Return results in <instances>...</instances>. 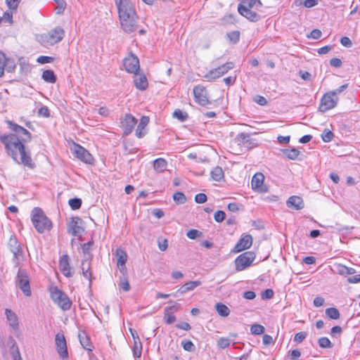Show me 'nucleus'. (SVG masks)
<instances>
[{"label": "nucleus", "instance_id": "nucleus-27", "mask_svg": "<svg viewBox=\"0 0 360 360\" xmlns=\"http://www.w3.org/2000/svg\"><path fill=\"white\" fill-rule=\"evenodd\" d=\"M201 285L200 281H189L184 284L178 290L177 292L181 294L186 293L188 291L194 290L195 288Z\"/></svg>", "mask_w": 360, "mask_h": 360}, {"label": "nucleus", "instance_id": "nucleus-21", "mask_svg": "<svg viewBox=\"0 0 360 360\" xmlns=\"http://www.w3.org/2000/svg\"><path fill=\"white\" fill-rule=\"evenodd\" d=\"M286 205L288 208L295 210H300L303 209L304 206L302 198L297 195H292L286 201Z\"/></svg>", "mask_w": 360, "mask_h": 360}, {"label": "nucleus", "instance_id": "nucleus-20", "mask_svg": "<svg viewBox=\"0 0 360 360\" xmlns=\"http://www.w3.org/2000/svg\"><path fill=\"white\" fill-rule=\"evenodd\" d=\"M255 6H261L262 3L259 0H240L238 6V11L239 13L246 12L248 10H251Z\"/></svg>", "mask_w": 360, "mask_h": 360}, {"label": "nucleus", "instance_id": "nucleus-61", "mask_svg": "<svg viewBox=\"0 0 360 360\" xmlns=\"http://www.w3.org/2000/svg\"><path fill=\"white\" fill-rule=\"evenodd\" d=\"M321 32L318 29L313 30L309 35H307L308 37L312 38L314 39H318L321 37Z\"/></svg>", "mask_w": 360, "mask_h": 360}, {"label": "nucleus", "instance_id": "nucleus-38", "mask_svg": "<svg viewBox=\"0 0 360 360\" xmlns=\"http://www.w3.org/2000/svg\"><path fill=\"white\" fill-rule=\"evenodd\" d=\"M211 176L213 180L219 181L224 177V172L220 167H214L211 172Z\"/></svg>", "mask_w": 360, "mask_h": 360}, {"label": "nucleus", "instance_id": "nucleus-24", "mask_svg": "<svg viewBox=\"0 0 360 360\" xmlns=\"http://www.w3.org/2000/svg\"><path fill=\"white\" fill-rule=\"evenodd\" d=\"M5 314L8 321L9 326L14 330H17L19 328L18 318L15 313L12 310L6 309L5 310Z\"/></svg>", "mask_w": 360, "mask_h": 360}, {"label": "nucleus", "instance_id": "nucleus-8", "mask_svg": "<svg viewBox=\"0 0 360 360\" xmlns=\"http://www.w3.org/2000/svg\"><path fill=\"white\" fill-rule=\"evenodd\" d=\"M6 124L8 127L13 131L11 133L13 135H15L20 138L25 143L28 142L31 140L32 136L30 131H28L24 127L14 123L13 121L7 120Z\"/></svg>", "mask_w": 360, "mask_h": 360}, {"label": "nucleus", "instance_id": "nucleus-5", "mask_svg": "<svg viewBox=\"0 0 360 360\" xmlns=\"http://www.w3.org/2000/svg\"><path fill=\"white\" fill-rule=\"evenodd\" d=\"M51 298L63 311L69 310L72 306V302L68 296L58 287L51 288Z\"/></svg>", "mask_w": 360, "mask_h": 360}, {"label": "nucleus", "instance_id": "nucleus-22", "mask_svg": "<svg viewBox=\"0 0 360 360\" xmlns=\"http://www.w3.org/2000/svg\"><path fill=\"white\" fill-rule=\"evenodd\" d=\"M8 247L11 252L13 254L14 259L18 260L19 257L22 256V252L20 245L15 237L10 238Z\"/></svg>", "mask_w": 360, "mask_h": 360}, {"label": "nucleus", "instance_id": "nucleus-29", "mask_svg": "<svg viewBox=\"0 0 360 360\" xmlns=\"http://www.w3.org/2000/svg\"><path fill=\"white\" fill-rule=\"evenodd\" d=\"M281 151L283 156L290 160H296L300 154V150L295 148L290 149H282Z\"/></svg>", "mask_w": 360, "mask_h": 360}, {"label": "nucleus", "instance_id": "nucleus-9", "mask_svg": "<svg viewBox=\"0 0 360 360\" xmlns=\"http://www.w3.org/2000/svg\"><path fill=\"white\" fill-rule=\"evenodd\" d=\"M193 93L195 101L198 104L205 106L210 103L208 98V93L204 86L200 84L195 86L193 89Z\"/></svg>", "mask_w": 360, "mask_h": 360}, {"label": "nucleus", "instance_id": "nucleus-63", "mask_svg": "<svg viewBox=\"0 0 360 360\" xmlns=\"http://www.w3.org/2000/svg\"><path fill=\"white\" fill-rule=\"evenodd\" d=\"M340 43L342 46L345 47H351L352 45L351 39L347 37H342L340 39Z\"/></svg>", "mask_w": 360, "mask_h": 360}, {"label": "nucleus", "instance_id": "nucleus-52", "mask_svg": "<svg viewBox=\"0 0 360 360\" xmlns=\"http://www.w3.org/2000/svg\"><path fill=\"white\" fill-rule=\"evenodd\" d=\"M230 345V340L225 338H221L217 341V346L221 349H226Z\"/></svg>", "mask_w": 360, "mask_h": 360}, {"label": "nucleus", "instance_id": "nucleus-28", "mask_svg": "<svg viewBox=\"0 0 360 360\" xmlns=\"http://www.w3.org/2000/svg\"><path fill=\"white\" fill-rule=\"evenodd\" d=\"M167 166V162L164 158H158L153 161V168L157 172H164Z\"/></svg>", "mask_w": 360, "mask_h": 360}, {"label": "nucleus", "instance_id": "nucleus-7", "mask_svg": "<svg viewBox=\"0 0 360 360\" xmlns=\"http://www.w3.org/2000/svg\"><path fill=\"white\" fill-rule=\"evenodd\" d=\"M233 67L234 65L232 62H227L215 69L210 70L204 75V78L209 82L214 81L216 79L227 73L230 70L233 69Z\"/></svg>", "mask_w": 360, "mask_h": 360}, {"label": "nucleus", "instance_id": "nucleus-11", "mask_svg": "<svg viewBox=\"0 0 360 360\" xmlns=\"http://www.w3.org/2000/svg\"><path fill=\"white\" fill-rule=\"evenodd\" d=\"M16 282L19 288L23 292L26 296L31 295V290L30 286V281L27 272L20 269L18 272Z\"/></svg>", "mask_w": 360, "mask_h": 360}, {"label": "nucleus", "instance_id": "nucleus-46", "mask_svg": "<svg viewBox=\"0 0 360 360\" xmlns=\"http://www.w3.org/2000/svg\"><path fill=\"white\" fill-rule=\"evenodd\" d=\"M181 346L184 349L188 352H193L195 349V345L189 340H184L181 341Z\"/></svg>", "mask_w": 360, "mask_h": 360}, {"label": "nucleus", "instance_id": "nucleus-53", "mask_svg": "<svg viewBox=\"0 0 360 360\" xmlns=\"http://www.w3.org/2000/svg\"><path fill=\"white\" fill-rule=\"evenodd\" d=\"M202 233L197 229H191L186 233V236L190 239H195L200 237Z\"/></svg>", "mask_w": 360, "mask_h": 360}, {"label": "nucleus", "instance_id": "nucleus-54", "mask_svg": "<svg viewBox=\"0 0 360 360\" xmlns=\"http://www.w3.org/2000/svg\"><path fill=\"white\" fill-rule=\"evenodd\" d=\"M53 58L46 56H40L37 58V62L40 64L50 63L53 61Z\"/></svg>", "mask_w": 360, "mask_h": 360}, {"label": "nucleus", "instance_id": "nucleus-18", "mask_svg": "<svg viewBox=\"0 0 360 360\" xmlns=\"http://www.w3.org/2000/svg\"><path fill=\"white\" fill-rule=\"evenodd\" d=\"M125 135L129 134L137 123L136 119L131 114H126L121 121Z\"/></svg>", "mask_w": 360, "mask_h": 360}, {"label": "nucleus", "instance_id": "nucleus-43", "mask_svg": "<svg viewBox=\"0 0 360 360\" xmlns=\"http://www.w3.org/2000/svg\"><path fill=\"white\" fill-rule=\"evenodd\" d=\"M173 200L179 204H184L186 201V198L182 192H176L173 195Z\"/></svg>", "mask_w": 360, "mask_h": 360}, {"label": "nucleus", "instance_id": "nucleus-17", "mask_svg": "<svg viewBox=\"0 0 360 360\" xmlns=\"http://www.w3.org/2000/svg\"><path fill=\"white\" fill-rule=\"evenodd\" d=\"M82 219L78 217H72L68 223V232L74 236H79L82 234L84 229L79 226Z\"/></svg>", "mask_w": 360, "mask_h": 360}, {"label": "nucleus", "instance_id": "nucleus-48", "mask_svg": "<svg viewBox=\"0 0 360 360\" xmlns=\"http://www.w3.org/2000/svg\"><path fill=\"white\" fill-rule=\"evenodd\" d=\"M319 345L322 348H330L333 346L330 340L326 337L319 339Z\"/></svg>", "mask_w": 360, "mask_h": 360}, {"label": "nucleus", "instance_id": "nucleus-62", "mask_svg": "<svg viewBox=\"0 0 360 360\" xmlns=\"http://www.w3.org/2000/svg\"><path fill=\"white\" fill-rule=\"evenodd\" d=\"M38 113L39 115L44 117H49L50 116L49 110L46 106H42L39 109Z\"/></svg>", "mask_w": 360, "mask_h": 360}, {"label": "nucleus", "instance_id": "nucleus-64", "mask_svg": "<svg viewBox=\"0 0 360 360\" xmlns=\"http://www.w3.org/2000/svg\"><path fill=\"white\" fill-rule=\"evenodd\" d=\"M319 3L318 0H305L303 2V6L306 8H312L316 6Z\"/></svg>", "mask_w": 360, "mask_h": 360}, {"label": "nucleus", "instance_id": "nucleus-16", "mask_svg": "<svg viewBox=\"0 0 360 360\" xmlns=\"http://www.w3.org/2000/svg\"><path fill=\"white\" fill-rule=\"evenodd\" d=\"M264 180V176L261 172L256 173L252 178L251 181V187L252 190L260 192L265 193L267 191L266 188L263 186V183Z\"/></svg>", "mask_w": 360, "mask_h": 360}, {"label": "nucleus", "instance_id": "nucleus-6", "mask_svg": "<svg viewBox=\"0 0 360 360\" xmlns=\"http://www.w3.org/2000/svg\"><path fill=\"white\" fill-rule=\"evenodd\" d=\"M255 254L253 252L248 251L240 255L235 259L236 270L241 271L250 266L255 259Z\"/></svg>", "mask_w": 360, "mask_h": 360}, {"label": "nucleus", "instance_id": "nucleus-40", "mask_svg": "<svg viewBox=\"0 0 360 360\" xmlns=\"http://www.w3.org/2000/svg\"><path fill=\"white\" fill-rule=\"evenodd\" d=\"M172 310V307H166L165 309V316L164 319L165 322L167 324H171L174 323L176 320L175 316H174L172 314L169 313V311Z\"/></svg>", "mask_w": 360, "mask_h": 360}, {"label": "nucleus", "instance_id": "nucleus-50", "mask_svg": "<svg viewBox=\"0 0 360 360\" xmlns=\"http://www.w3.org/2000/svg\"><path fill=\"white\" fill-rule=\"evenodd\" d=\"M69 205L72 210H77L82 205V200L79 198H72L69 200Z\"/></svg>", "mask_w": 360, "mask_h": 360}, {"label": "nucleus", "instance_id": "nucleus-1", "mask_svg": "<svg viewBox=\"0 0 360 360\" xmlns=\"http://www.w3.org/2000/svg\"><path fill=\"white\" fill-rule=\"evenodd\" d=\"M0 141L4 145L7 153L18 164H22L28 168L33 169L35 167L30 155L25 151L23 144L25 143L20 138L11 134L1 136Z\"/></svg>", "mask_w": 360, "mask_h": 360}, {"label": "nucleus", "instance_id": "nucleus-30", "mask_svg": "<svg viewBox=\"0 0 360 360\" xmlns=\"http://www.w3.org/2000/svg\"><path fill=\"white\" fill-rule=\"evenodd\" d=\"M142 344L139 335L134 338L133 346V355L135 358H139L141 356Z\"/></svg>", "mask_w": 360, "mask_h": 360}, {"label": "nucleus", "instance_id": "nucleus-47", "mask_svg": "<svg viewBox=\"0 0 360 360\" xmlns=\"http://www.w3.org/2000/svg\"><path fill=\"white\" fill-rule=\"evenodd\" d=\"M57 4L56 13L61 14L66 8V2L64 0H53Z\"/></svg>", "mask_w": 360, "mask_h": 360}, {"label": "nucleus", "instance_id": "nucleus-26", "mask_svg": "<svg viewBox=\"0 0 360 360\" xmlns=\"http://www.w3.org/2000/svg\"><path fill=\"white\" fill-rule=\"evenodd\" d=\"M135 75L134 79L135 86L141 91L146 89L148 85L146 77L144 75H138L137 73Z\"/></svg>", "mask_w": 360, "mask_h": 360}, {"label": "nucleus", "instance_id": "nucleus-2", "mask_svg": "<svg viewBox=\"0 0 360 360\" xmlns=\"http://www.w3.org/2000/svg\"><path fill=\"white\" fill-rule=\"evenodd\" d=\"M120 25L126 33H131L138 27L139 17L131 0H115Z\"/></svg>", "mask_w": 360, "mask_h": 360}, {"label": "nucleus", "instance_id": "nucleus-3", "mask_svg": "<svg viewBox=\"0 0 360 360\" xmlns=\"http://www.w3.org/2000/svg\"><path fill=\"white\" fill-rule=\"evenodd\" d=\"M31 219L36 230L42 233L49 231L52 227L51 221L46 216L44 211L39 207H34L31 214Z\"/></svg>", "mask_w": 360, "mask_h": 360}, {"label": "nucleus", "instance_id": "nucleus-56", "mask_svg": "<svg viewBox=\"0 0 360 360\" xmlns=\"http://www.w3.org/2000/svg\"><path fill=\"white\" fill-rule=\"evenodd\" d=\"M226 217V214L224 211L218 210L214 213V219L217 222H222Z\"/></svg>", "mask_w": 360, "mask_h": 360}, {"label": "nucleus", "instance_id": "nucleus-12", "mask_svg": "<svg viewBox=\"0 0 360 360\" xmlns=\"http://www.w3.org/2000/svg\"><path fill=\"white\" fill-rule=\"evenodd\" d=\"M123 65L125 70L129 73L136 74L140 69L138 57L131 53L123 60Z\"/></svg>", "mask_w": 360, "mask_h": 360}, {"label": "nucleus", "instance_id": "nucleus-31", "mask_svg": "<svg viewBox=\"0 0 360 360\" xmlns=\"http://www.w3.org/2000/svg\"><path fill=\"white\" fill-rule=\"evenodd\" d=\"M11 342H12V345L10 347L9 352H10V354L11 355L13 360H22L18 346L17 345L15 341L13 339H12Z\"/></svg>", "mask_w": 360, "mask_h": 360}, {"label": "nucleus", "instance_id": "nucleus-45", "mask_svg": "<svg viewBox=\"0 0 360 360\" xmlns=\"http://www.w3.org/2000/svg\"><path fill=\"white\" fill-rule=\"evenodd\" d=\"M173 117L178 119L181 122H184L188 118V114L186 112H182L179 109H177L173 112Z\"/></svg>", "mask_w": 360, "mask_h": 360}, {"label": "nucleus", "instance_id": "nucleus-4", "mask_svg": "<svg viewBox=\"0 0 360 360\" xmlns=\"http://www.w3.org/2000/svg\"><path fill=\"white\" fill-rule=\"evenodd\" d=\"M64 37V30L60 27H56L48 33L40 36V41L44 46H53L60 42Z\"/></svg>", "mask_w": 360, "mask_h": 360}, {"label": "nucleus", "instance_id": "nucleus-34", "mask_svg": "<svg viewBox=\"0 0 360 360\" xmlns=\"http://www.w3.org/2000/svg\"><path fill=\"white\" fill-rule=\"evenodd\" d=\"M82 270L84 277L91 281V272L90 271V262L88 259H84L82 261Z\"/></svg>", "mask_w": 360, "mask_h": 360}, {"label": "nucleus", "instance_id": "nucleus-19", "mask_svg": "<svg viewBox=\"0 0 360 360\" xmlns=\"http://www.w3.org/2000/svg\"><path fill=\"white\" fill-rule=\"evenodd\" d=\"M59 269L65 276L71 277L72 276V272L69 263V257L68 255H63L60 257Z\"/></svg>", "mask_w": 360, "mask_h": 360}, {"label": "nucleus", "instance_id": "nucleus-44", "mask_svg": "<svg viewBox=\"0 0 360 360\" xmlns=\"http://www.w3.org/2000/svg\"><path fill=\"white\" fill-rule=\"evenodd\" d=\"M333 136V133L329 129H325L321 134L322 140L326 143L331 141Z\"/></svg>", "mask_w": 360, "mask_h": 360}, {"label": "nucleus", "instance_id": "nucleus-39", "mask_svg": "<svg viewBox=\"0 0 360 360\" xmlns=\"http://www.w3.org/2000/svg\"><path fill=\"white\" fill-rule=\"evenodd\" d=\"M326 314L330 319L335 320L338 319L340 316L339 311L334 307L327 308L326 309Z\"/></svg>", "mask_w": 360, "mask_h": 360}, {"label": "nucleus", "instance_id": "nucleus-60", "mask_svg": "<svg viewBox=\"0 0 360 360\" xmlns=\"http://www.w3.org/2000/svg\"><path fill=\"white\" fill-rule=\"evenodd\" d=\"M254 101L259 105H262V106H264L267 104V101L266 99L262 96H256L255 98H254Z\"/></svg>", "mask_w": 360, "mask_h": 360}, {"label": "nucleus", "instance_id": "nucleus-13", "mask_svg": "<svg viewBox=\"0 0 360 360\" xmlns=\"http://www.w3.org/2000/svg\"><path fill=\"white\" fill-rule=\"evenodd\" d=\"M56 349L59 356L65 359L68 357L66 340L63 335L58 333L55 338Z\"/></svg>", "mask_w": 360, "mask_h": 360}, {"label": "nucleus", "instance_id": "nucleus-55", "mask_svg": "<svg viewBox=\"0 0 360 360\" xmlns=\"http://www.w3.org/2000/svg\"><path fill=\"white\" fill-rule=\"evenodd\" d=\"M21 0H6V3L11 11H16L18 4Z\"/></svg>", "mask_w": 360, "mask_h": 360}, {"label": "nucleus", "instance_id": "nucleus-25", "mask_svg": "<svg viewBox=\"0 0 360 360\" xmlns=\"http://www.w3.org/2000/svg\"><path fill=\"white\" fill-rule=\"evenodd\" d=\"M149 122V117L147 116H143L141 118L140 122L137 126L136 130V136L139 138H142L146 134V127Z\"/></svg>", "mask_w": 360, "mask_h": 360}, {"label": "nucleus", "instance_id": "nucleus-35", "mask_svg": "<svg viewBox=\"0 0 360 360\" xmlns=\"http://www.w3.org/2000/svg\"><path fill=\"white\" fill-rule=\"evenodd\" d=\"M240 14L251 22H257L261 18L260 15L258 13L251 10H248L246 11V12H243V13Z\"/></svg>", "mask_w": 360, "mask_h": 360}, {"label": "nucleus", "instance_id": "nucleus-32", "mask_svg": "<svg viewBox=\"0 0 360 360\" xmlns=\"http://www.w3.org/2000/svg\"><path fill=\"white\" fill-rule=\"evenodd\" d=\"M41 78L48 83L53 84L56 82V76L51 70H44L42 73Z\"/></svg>", "mask_w": 360, "mask_h": 360}, {"label": "nucleus", "instance_id": "nucleus-57", "mask_svg": "<svg viewBox=\"0 0 360 360\" xmlns=\"http://www.w3.org/2000/svg\"><path fill=\"white\" fill-rule=\"evenodd\" d=\"M6 63V56L5 54L0 51V77L3 76L4 72V66Z\"/></svg>", "mask_w": 360, "mask_h": 360}, {"label": "nucleus", "instance_id": "nucleus-59", "mask_svg": "<svg viewBox=\"0 0 360 360\" xmlns=\"http://www.w3.org/2000/svg\"><path fill=\"white\" fill-rule=\"evenodd\" d=\"M207 195L205 193H200L195 196V201L197 203L201 204L207 201Z\"/></svg>", "mask_w": 360, "mask_h": 360}, {"label": "nucleus", "instance_id": "nucleus-37", "mask_svg": "<svg viewBox=\"0 0 360 360\" xmlns=\"http://www.w3.org/2000/svg\"><path fill=\"white\" fill-rule=\"evenodd\" d=\"M126 271L122 272V276L120 278V282L118 285L120 288H122L124 291H129L130 290V285L127 278L125 276Z\"/></svg>", "mask_w": 360, "mask_h": 360}, {"label": "nucleus", "instance_id": "nucleus-10", "mask_svg": "<svg viewBox=\"0 0 360 360\" xmlns=\"http://www.w3.org/2000/svg\"><path fill=\"white\" fill-rule=\"evenodd\" d=\"M338 96L335 95V93L332 91L326 93L321 101L319 109L321 112H326L333 108H335L338 103Z\"/></svg>", "mask_w": 360, "mask_h": 360}, {"label": "nucleus", "instance_id": "nucleus-36", "mask_svg": "<svg viewBox=\"0 0 360 360\" xmlns=\"http://www.w3.org/2000/svg\"><path fill=\"white\" fill-rule=\"evenodd\" d=\"M79 339L82 346L86 350L91 351L92 345L89 339L86 336L85 333H79Z\"/></svg>", "mask_w": 360, "mask_h": 360}, {"label": "nucleus", "instance_id": "nucleus-15", "mask_svg": "<svg viewBox=\"0 0 360 360\" xmlns=\"http://www.w3.org/2000/svg\"><path fill=\"white\" fill-rule=\"evenodd\" d=\"M252 245V237L250 234L243 235L233 248V252H239L250 248Z\"/></svg>", "mask_w": 360, "mask_h": 360}, {"label": "nucleus", "instance_id": "nucleus-42", "mask_svg": "<svg viewBox=\"0 0 360 360\" xmlns=\"http://www.w3.org/2000/svg\"><path fill=\"white\" fill-rule=\"evenodd\" d=\"M6 65L4 66V70H6L8 72H13L15 69V63L14 60L11 58H6Z\"/></svg>", "mask_w": 360, "mask_h": 360}, {"label": "nucleus", "instance_id": "nucleus-51", "mask_svg": "<svg viewBox=\"0 0 360 360\" xmlns=\"http://www.w3.org/2000/svg\"><path fill=\"white\" fill-rule=\"evenodd\" d=\"M227 37L231 41L236 44L239 41L240 32L238 31H233L228 33Z\"/></svg>", "mask_w": 360, "mask_h": 360}, {"label": "nucleus", "instance_id": "nucleus-33", "mask_svg": "<svg viewBox=\"0 0 360 360\" xmlns=\"http://www.w3.org/2000/svg\"><path fill=\"white\" fill-rule=\"evenodd\" d=\"M215 309L218 314L222 317L228 316L231 311L229 308L226 305L221 302L216 304Z\"/></svg>", "mask_w": 360, "mask_h": 360}, {"label": "nucleus", "instance_id": "nucleus-41", "mask_svg": "<svg viewBox=\"0 0 360 360\" xmlns=\"http://www.w3.org/2000/svg\"><path fill=\"white\" fill-rule=\"evenodd\" d=\"M265 328L263 326L255 323L250 328L251 333L253 335H261L264 333Z\"/></svg>", "mask_w": 360, "mask_h": 360}, {"label": "nucleus", "instance_id": "nucleus-58", "mask_svg": "<svg viewBox=\"0 0 360 360\" xmlns=\"http://www.w3.org/2000/svg\"><path fill=\"white\" fill-rule=\"evenodd\" d=\"M307 336L306 332H300L295 334L294 341L298 343L302 342Z\"/></svg>", "mask_w": 360, "mask_h": 360}, {"label": "nucleus", "instance_id": "nucleus-14", "mask_svg": "<svg viewBox=\"0 0 360 360\" xmlns=\"http://www.w3.org/2000/svg\"><path fill=\"white\" fill-rule=\"evenodd\" d=\"M75 153L78 159L85 163L91 164L94 161V158L89 151L78 144L75 146Z\"/></svg>", "mask_w": 360, "mask_h": 360}, {"label": "nucleus", "instance_id": "nucleus-49", "mask_svg": "<svg viewBox=\"0 0 360 360\" xmlns=\"http://www.w3.org/2000/svg\"><path fill=\"white\" fill-rule=\"evenodd\" d=\"M336 272L341 276H347V266L338 264L335 266Z\"/></svg>", "mask_w": 360, "mask_h": 360}, {"label": "nucleus", "instance_id": "nucleus-23", "mask_svg": "<svg viewBox=\"0 0 360 360\" xmlns=\"http://www.w3.org/2000/svg\"><path fill=\"white\" fill-rule=\"evenodd\" d=\"M115 255L117 260V266L121 272L126 271L125 263L127 260V255L124 250L117 248L115 251Z\"/></svg>", "mask_w": 360, "mask_h": 360}]
</instances>
